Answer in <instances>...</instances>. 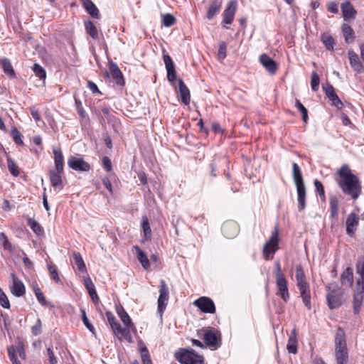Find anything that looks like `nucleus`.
<instances>
[{
    "label": "nucleus",
    "instance_id": "obj_39",
    "mask_svg": "<svg viewBox=\"0 0 364 364\" xmlns=\"http://www.w3.org/2000/svg\"><path fill=\"white\" fill-rule=\"evenodd\" d=\"M73 257L78 270L81 272H85L87 269L81 255L79 252H75Z\"/></svg>",
    "mask_w": 364,
    "mask_h": 364
},
{
    "label": "nucleus",
    "instance_id": "obj_20",
    "mask_svg": "<svg viewBox=\"0 0 364 364\" xmlns=\"http://www.w3.org/2000/svg\"><path fill=\"white\" fill-rule=\"evenodd\" d=\"M359 223V218L353 213L348 215L346 219V232L348 235L353 236L357 229Z\"/></svg>",
    "mask_w": 364,
    "mask_h": 364
},
{
    "label": "nucleus",
    "instance_id": "obj_4",
    "mask_svg": "<svg viewBox=\"0 0 364 364\" xmlns=\"http://www.w3.org/2000/svg\"><path fill=\"white\" fill-rule=\"evenodd\" d=\"M335 343L336 347V360L338 364H346L348 360L346 342L345 339V333L341 328H338L337 329L335 336Z\"/></svg>",
    "mask_w": 364,
    "mask_h": 364
},
{
    "label": "nucleus",
    "instance_id": "obj_60",
    "mask_svg": "<svg viewBox=\"0 0 364 364\" xmlns=\"http://www.w3.org/2000/svg\"><path fill=\"white\" fill-rule=\"evenodd\" d=\"M76 109L77 113L82 118H85L87 114L80 100L75 99Z\"/></svg>",
    "mask_w": 364,
    "mask_h": 364
},
{
    "label": "nucleus",
    "instance_id": "obj_18",
    "mask_svg": "<svg viewBox=\"0 0 364 364\" xmlns=\"http://www.w3.org/2000/svg\"><path fill=\"white\" fill-rule=\"evenodd\" d=\"M12 279L11 292L16 296H21L26 292L25 286L23 282L17 277L15 273L11 274Z\"/></svg>",
    "mask_w": 364,
    "mask_h": 364
},
{
    "label": "nucleus",
    "instance_id": "obj_42",
    "mask_svg": "<svg viewBox=\"0 0 364 364\" xmlns=\"http://www.w3.org/2000/svg\"><path fill=\"white\" fill-rule=\"evenodd\" d=\"M7 166L10 171V173L14 176H18L19 175V171L18 166L15 163L14 160H13L10 157H7Z\"/></svg>",
    "mask_w": 364,
    "mask_h": 364
},
{
    "label": "nucleus",
    "instance_id": "obj_6",
    "mask_svg": "<svg viewBox=\"0 0 364 364\" xmlns=\"http://www.w3.org/2000/svg\"><path fill=\"white\" fill-rule=\"evenodd\" d=\"M107 321L112 328L113 333L119 341L124 339L129 343L132 342V337L127 329H122L121 325L117 321L115 316L110 311L106 312Z\"/></svg>",
    "mask_w": 364,
    "mask_h": 364
},
{
    "label": "nucleus",
    "instance_id": "obj_1",
    "mask_svg": "<svg viewBox=\"0 0 364 364\" xmlns=\"http://www.w3.org/2000/svg\"><path fill=\"white\" fill-rule=\"evenodd\" d=\"M337 173L338 176L336 181L343 193L356 200L362 192V186L358 177L347 165H343Z\"/></svg>",
    "mask_w": 364,
    "mask_h": 364
},
{
    "label": "nucleus",
    "instance_id": "obj_35",
    "mask_svg": "<svg viewBox=\"0 0 364 364\" xmlns=\"http://www.w3.org/2000/svg\"><path fill=\"white\" fill-rule=\"evenodd\" d=\"M287 348L290 353L296 354L297 352V341L295 330H293L289 336Z\"/></svg>",
    "mask_w": 364,
    "mask_h": 364
},
{
    "label": "nucleus",
    "instance_id": "obj_50",
    "mask_svg": "<svg viewBox=\"0 0 364 364\" xmlns=\"http://www.w3.org/2000/svg\"><path fill=\"white\" fill-rule=\"evenodd\" d=\"M295 106L301 112L302 119L305 123H306L308 120V112L306 108L301 103L299 100H296Z\"/></svg>",
    "mask_w": 364,
    "mask_h": 364
},
{
    "label": "nucleus",
    "instance_id": "obj_53",
    "mask_svg": "<svg viewBox=\"0 0 364 364\" xmlns=\"http://www.w3.org/2000/svg\"><path fill=\"white\" fill-rule=\"evenodd\" d=\"M0 304L4 309L10 308V302L8 299V297L0 288Z\"/></svg>",
    "mask_w": 364,
    "mask_h": 364
},
{
    "label": "nucleus",
    "instance_id": "obj_16",
    "mask_svg": "<svg viewBox=\"0 0 364 364\" xmlns=\"http://www.w3.org/2000/svg\"><path fill=\"white\" fill-rule=\"evenodd\" d=\"M222 232L225 237L228 239L233 238L239 232V225L233 220L226 221L222 226Z\"/></svg>",
    "mask_w": 364,
    "mask_h": 364
},
{
    "label": "nucleus",
    "instance_id": "obj_45",
    "mask_svg": "<svg viewBox=\"0 0 364 364\" xmlns=\"http://www.w3.org/2000/svg\"><path fill=\"white\" fill-rule=\"evenodd\" d=\"M28 224L30 226V228H31V230L37 235H40L43 232V229H42L41 226L34 219L29 218L28 220Z\"/></svg>",
    "mask_w": 364,
    "mask_h": 364
},
{
    "label": "nucleus",
    "instance_id": "obj_14",
    "mask_svg": "<svg viewBox=\"0 0 364 364\" xmlns=\"http://www.w3.org/2000/svg\"><path fill=\"white\" fill-rule=\"evenodd\" d=\"M68 165L73 170L87 172L90 170V165L84 161L82 158L70 156L68 159Z\"/></svg>",
    "mask_w": 364,
    "mask_h": 364
},
{
    "label": "nucleus",
    "instance_id": "obj_41",
    "mask_svg": "<svg viewBox=\"0 0 364 364\" xmlns=\"http://www.w3.org/2000/svg\"><path fill=\"white\" fill-rule=\"evenodd\" d=\"M1 64L4 73L10 77H14L15 73L10 61L6 58H4L1 60Z\"/></svg>",
    "mask_w": 364,
    "mask_h": 364
},
{
    "label": "nucleus",
    "instance_id": "obj_47",
    "mask_svg": "<svg viewBox=\"0 0 364 364\" xmlns=\"http://www.w3.org/2000/svg\"><path fill=\"white\" fill-rule=\"evenodd\" d=\"M8 354L9 357L12 362V364H21V362L18 360L16 356V350L14 346H11L8 348Z\"/></svg>",
    "mask_w": 364,
    "mask_h": 364
},
{
    "label": "nucleus",
    "instance_id": "obj_12",
    "mask_svg": "<svg viewBox=\"0 0 364 364\" xmlns=\"http://www.w3.org/2000/svg\"><path fill=\"white\" fill-rule=\"evenodd\" d=\"M237 2L236 0H231L228 4L223 14V21L224 26L230 25L232 23L235 11L237 9Z\"/></svg>",
    "mask_w": 364,
    "mask_h": 364
},
{
    "label": "nucleus",
    "instance_id": "obj_48",
    "mask_svg": "<svg viewBox=\"0 0 364 364\" xmlns=\"http://www.w3.org/2000/svg\"><path fill=\"white\" fill-rule=\"evenodd\" d=\"M175 22L176 18L173 15L170 14H166L162 16V23L164 26L170 27L172 25H173Z\"/></svg>",
    "mask_w": 364,
    "mask_h": 364
},
{
    "label": "nucleus",
    "instance_id": "obj_15",
    "mask_svg": "<svg viewBox=\"0 0 364 364\" xmlns=\"http://www.w3.org/2000/svg\"><path fill=\"white\" fill-rule=\"evenodd\" d=\"M116 311L124 325L122 329H127L130 334L131 332L135 333L136 331V327L122 306H119L116 307Z\"/></svg>",
    "mask_w": 364,
    "mask_h": 364
},
{
    "label": "nucleus",
    "instance_id": "obj_49",
    "mask_svg": "<svg viewBox=\"0 0 364 364\" xmlns=\"http://www.w3.org/2000/svg\"><path fill=\"white\" fill-rule=\"evenodd\" d=\"M319 77L318 75L316 73V72L314 71L311 73V89L314 91H317L319 87Z\"/></svg>",
    "mask_w": 364,
    "mask_h": 364
},
{
    "label": "nucleus",
    "instance_id": "obj_61",
    "mask_svg": "<svg viewBox=\"0 0 364 364\" xmlns=\"http://www.w3.org/2000/svg\"><path fill=\"white\" fill-rule=\"evenodd\" d=\"M102 165L104 168L107 171H110L112 170V162L109 157L104 156L102 159Z\"/></svg>",
    "mask_w": 364,
    "mask_h": 364
},
{
    "label": "nucleus",
    "instance_id": "obj_8",
    "mask_svg": "<svg viewBox=\"0 0 364 364\" xmlns=\"http://www.w3.org/2000/svg\"><path fill=\"white\" fill-rule=\"evenodd\" d=\"M357 273L360 277V280H358V284H361L362 292H357L353 297V309L355 314H358L363 299V293H364V262L358 264L357 266Z\"/></svg>",
    "mask_w": 364,
    "mask_h": 364
},
{
    "label": "nucleus",
    "instance_id": "obj_46",
    "mask_svg": "<svg viewBox=\"0 0 364 364\" xmlns=\"http://www.w3.org/2000/svg\"><path fill=\"white\" fill-rule=\"evenodd\" d=\"M0 242L5 250H9V252H13L12 244L9 241L8 237L4 232L0 233Z\"/></svg>",
    "mask_w": 364,
    "mask_h": 364
},
{
    "label": "nucleus",
    "instance_id": "obj_5",
    "mask_svg": "<svg viewBox=\"0 0 364 364\" xmlns=\"http://www.w3.org/2000/svg\"><path fill=\"white\" fill-rule=\"evenodd\" d=\"M275 267V279L276 284L278 289L277 295L280 296L281 298L287 302L289 299V293L287 287V281L285 278L284 274L282 272V268L279 262H276L274 264Z\"/></svg>",
    "mask_w": 364,
    "mask_h": 364
},
{
    "label": "nucleus",
    "instance_id": "obj_57",
    "mask_svg": "<svg viewBox=\"0 0 364 364\" xmlns=\"http://www.w3.org/2000/svg\"><path fill=\"white\" fill-rule=\"evenodd\" d=\"M31 332L34 336L41 333V321L40 318H38L35 325L32 326Z\"/></svg>",
    "mask_w": 364,
    "mask_h": 364
},
{
    "label": "nucleus",
    "instance_id": "obj_21",
    "mask_svg": "<svg viewBox=\"0 0 364 364\" xmlns=\"http://www.w3.org/2000/svg\"><path fill=\"white\" fill-rule=\"evenodd\" d=\"M163 58L167 70V79L173 83L176 77L173 62L168 54L164 55Z\"/></svg>",
    "mask_w": 364,
    "mask_h": 364
},
{
    "label": "nucleus",
    "instance_id": "obj_24",
    "mask_svg": "<svg viewBox=\"0 0 364 364\" xmlns=\"http://www.w3.org/2000/svg\"><path fill=\"white\" fill-rule=\"evenodd\" d=\"M297 191L298 209L302 211L306 208V188L305 186H296Z\"/></svg>",
    "mask_w": 364,
    "mask_h": 364
},
{
    "label": "nucleus",
    "instance_id": "obj_23",
    "mask_svg": "<svg viewBox=\"0 0 364 364\" xmlns=\"http://www.w3.org/2000/svg\"><path fill=\"white\" fill-rule=\"evenodd\" d=\"M109 71L112 77L116 81L117 84L119 85H124V80L123 78V75L119 68L117 65V64L112 63L109 65Z\"/></svg>",
    "mask_w": 364,
    "mask_h": 364
},
{
    "label": "nucleus",
    "instance_id": "obj_10",
    "mask_svg": "<svg viewBox=\"0 0 364 364\" xmlns=\"http://www.w3.org/2000/svg\"><path fill=\"white\" fill-rule=\"evenodd\" d=\"M168 288L164 280H161L159 287V296L158 299V311L162 316L168 300Z\"/></svg>",
    "mask_w": 364,
    "mask_h": 364
},
{
    "label": "nucleus",
    "instance_id": "obj_7",
    "mask_svg": "<svg viewBox=\"0 0 364 364\" xmlns=\"http://www.w3.org/2000/svg\"><path fill=\"white\" fill-rule=\"evenodd\" d=\"M279 249V230L276 226L269 240L265 242L263 247V255L266 260L272 259L270 255H274Z\"/></svg>",
    "mask_w": 364,
    "mask_h": 364
},
{
    "label": "nucleus",
    "instance_id": "obj_11",
    "mask_svg": "<svg viewBox=\"0 0 364 364\" xmlns=\"http://www.w3.org/2000/svg\"><path fill=\"white\" fill-rule=\"evenodd\" d=\"M327 288L329 290V293L327 295L329 307L331 309H334L341 306L343 301L341 290L340 289L336 290L334 287H331V285L327 286Z\"/></svg>",
    "mask_w": 364,
    "mask_h": 364
},
{
    "label": "nucleus",
    "instance_id": "obj_27",
    "mask_svg": "<svg viewBox=\"0 0 364 364\" xmlns=\"http://www.w3.org/2000/svg\"><path fill=\"white\" fill-rule=\"evenodd\" d=\"M350 66L358 72L363 69V65L360 63L358 55L353 50L348 52Z\"/></svg>",
    "mask_w": 364,
    "mask_h": 364
},
{
    "label": "nucleus",
    "instance_id": "obj_38",
    "mask_svg": "<svg viewBox=\"0 0 364 364\" xmlns=\"http://www.w3.org/2000/svg\"><path fill=\"white\" fill-rule=\"evenodd\" d=\"M321 41L328 50H333L335 41L333 37L328 34L323 33L321 37Z\"/></svg>",
    "mask_w": 364,
    "mask_h": 364
},
{
    "label": "nucleus",
    "instance_id": "obj_17",
    "mask_svg": "<svg viewBox=\"0 0 364 364\" xmlns=\"http://www.w3.org/2000/svg\"><path fill=\"white\" fill-rule=\"evenodd\" d=\"M260 63L271 74L274 75L278 69L277 63L267 54H262L259 56Z\"/></svg>",
    "mask_w": 364,
    "mask_h": 364
},
{
    "label": "nucleus",
    "instance_id": "obj_13",
    "mask_svg": "<svg viewBox=\"0 0 364 364\" xmlns=\"http://www.w3.org/2000/svg\"><path fill=\"white\" fill-rule=\"evenodd\" d=\"M193 304L203 313L213 314L215 311V304L209 297L201 296L196 299Z\"/></svg>",
    "mask_w": 364,
    "mask_h": 364
},
{
    "label": "nucleus",
    "instance_id": "obj_43",
    "mask_svg": "<svg viewBox=\"0 0 364 364\" xmlns=\"http://www.w3.org/2000/svg\"><path fill=\"white\" fill-rule=\"evenodd\" d=\"M140 353L143 364H152L149 350L144 344L140 348Z\"/></svg>",
    "mask_w": 364,
    "mask_h": 364
},
{
    "label": "nucleus",
    "instance_id": "obj_22",
    "mask_svg": "<svg viewBox=\"0 0 364 364\" xmlns=\"http://www.w3.org/2000/svg\"><path fill=\"white\" fill-rule=\"evenodd\" d=\"M178 90L181 102L186 105H189L191 101L190 91L181 79L178 80Z\"/></svg>",
    "mask_w": 364,
    "mask_h": 364
},
{
    "label": "nucleus",
    "instance_id": "obj_28",
    "mask_svg": "<svg viewBox=\"0 0 364 364\" xmlns=\"http://www.w3.org/2000/svg\"><path fill=\"white\" fill-rule=\"evenodd\" d=\"M341 283L346 287H350L353 283V273L351 268H346L341 276Z\"/></svg>",
    "mask_w": 364,
    "mask_h": 364
},
{
    "label": "nucleus",
    "instance_id": "obj_26",
    "mask_svg": "<svg viewBox=\"0 0 364 364\" xmlns=\"http://www.w3.org/2000/svg\"><path fill=\"white\" fill-rule=\"evenodd\" d=\"M222 0H212L207 12L208 19H212L220 10Z\"/></svg>",
    "mask_w": 364,
    "mask_h": 364
},
{
    "label": "nucleus",
    "instance_id": "obj_31",
    "mask_svg": "<svg viewBox=\"0 0 364 364\" xmlns=\"http://www.w3.org/2000/svg\"><path fill=\"white\" fill-rule=\"evenodd\" d=\"M83 6L92 17L95 18H100L99 10L91 0H84Z\"/></svg>",
    "mask_w": 364,
    "mask_h": 364
},
{
    "label": "nucleus",
    "instance_id": "obj_25",
    "mask_svg": "<svg viewBox=\"0 0 364 364\" xmlns=\"http://www.w3.org/2000/svg\"><path fill=\"white\" fill-rule=\"evenodd\" d=\"M63 172H58V171L50 170L49 171L50 181L52 186L55 188H62L63 181L61 174Z\"/></svg>",
    "mask_w": 364,
    "mask_h": 364
},
{
    "label": "nucleus",
    "instance_id": "obj_30",
    "mask_svg": "<svg viewBox=\"0 0 364 364\" xmlns=\"http://www.w3.org/2000/svg\"><path fill=\"white\" fill-rule=\"evenodd\" d=\"M55 169L58 172H63V156L60 148L53 149Z\"/></svg>",
    "mask_w": 364,
    "mask_h": 364
},
{
    "label": "nucleus",
    "instance_id": "obj_2",
    "mask_svg": "<svg viewBox=\"0 0 364 364\" xmlns=\"http://www.w3.org/2000/svg\"><path fill=\"white\" fill-rule=\"evenodd\" d=\"M296 285L300 291V295L303 302L308 309H311V292L310 287L306 281V276L301 265L296 267L295 273Z\"/></svg>",
    "mask_w": 364,
    "mask_h": 364
},
{
    "label": "nucleus",
    "instance_id": "obj_56",
    "mask_svg": "<svg viewBox=\"0 0 364 364\" xmlns=\"http://www.w3.org/2000/svg\"><path fill=\"white\" fill-rule=\"evenodd\" d=\"M322 87L329 100L336 94L333 87L331 85H323Z\"/></svg>",
    "mask_w": 364,
    "mask_h": 364
},
{
    "label": "nucleus",
    "instance_id": "obj_34",
    "mask_svg": "<svg viewBox=\"0 0 364 364\" xmlns=\"http://www.w3.org/2000/svg\"><path fill=\"white\" fill-rule=\"evenodd\" d=\"M134 249L136 250V256H137L138 260L140 262V263L141 264L142 267L145 269H147L150 267V262H149V260L147 256L141 250V249L139 247L134 246Z\"/></svg>",
    "mask_w": 364,
    "mask_h": 364
},
{
    "label": "nucleus",
    "instance_id": "obj_54",
    "mask_svg": "<svg viewBox=\"0 0 364 364\" xmlns=\"http://www.w3.org/2000/svg\"><path fill=\"white\" fill-rule=\"evenodd\" d=\"M314 186L316 188V191H317L318 194L321 197L322 200L325 199V191L323 188V186L318 180L314 181Z\"/></svg>",
    "mask_w": 364,
    "mask_h": 364
},
{
    "label": "nucleus",
    "instance_id": "obj_63",
    "mask_svg": "<svg viewBox=\"0 0 364 364\" xmlns=\"http://www.w3.org/2000/svg\"><path fill=\"white\" fill-rule=\"evenodd\" d=\"M48 355L49 357V360L50 364H57V358L54 355L53 350L50 348H47Z\"/></svg>",
    "mask_w": 364,
    "mask_h": 364
},
{
    "label": "nucleus",
    "instance_id": "obj_3",
    "mask_svg": "<svg viewBox=\"0 0 364 364\" xmlns=\"http://www.w3.org/2000/svg\"><path fill=\"white\" fill-rule=\"evenodd\" d=\"M175 358L181 364H203V357L192 348H180L175 353Z\"/></svg>",
    "mask_w": 364,
    "mask_h": 364
},
{
    "label": "nucleus",
    "instance_id": "obj_44",
    "mask_svg": "<svg viewBox=\"0 0 364 364\" xmlns=\"http://www.w3.org/2000/svg\"><path fill=\"white\" fill-rule=\"evenodd\" d=\"M33 71L36 76L39 77L41 80H45L46 77V73L45 69L38 63L33 65Z\"/></svg>",
    "mask_w": 364,
    "mask_h": 364
},
{
    "label": "nucleus",
    "instance_id": "obj_55",
    "mask_svg": "<svg viewBox=\"0 0 364 364\" xmlns=\"http://www.w3.org/2000/svg\"><path fill=\"white\" fill-rule=\"evenodd\" d=\"M48 271L53 278V279L56 282L59 283L60 282V277L58 276L57 269L55 265L49 264L48 265Z\"/></svg>",
    "mask_w": 364,
    "mask_h": 364
},
{
    "label": "nucleus",
    "instance_id": "obj_33",
    "mask_svg": "<svg viewBox=\"0 0 364 364\" xmlns=\"http://www.w3.org/2000/svg\"><path fill=\"white\" fill-rule=\"evenodd\" d=\"M342 33L347 43H352L354 41L355 36L353 28L347 23H343L341 27Z\"/></svg>",
    "mask_w": 364,
    "mask_h": 364
},
{
    "label": "nucleus",
    "instance_id": "obj_19",
    "mask_svg": "<svg viewBox=\"0 0 364 364\" xmlns=\"http://www.w3.org/2000/svg\"><path fill=\"white\" fill-rule=\"evenodd\" d=\"M341 9L345 21L355 19L357 11L349 1L343 2Z\"/></svg>",
    "mask_w": 364,
    "mask_h": 364
},
{
    "label": "nucleus",
    "instance_id": "obj_32",
    "mask_svg": "<svg viewBox=\"0 0 364 364\" xmlns=\"http://www.w3.org/2000/svg\"><path fill=\"white\" fill-rule=\"evenodd\" d=\"M85 285L93 302L95 304L97 303L99 301V298L97 294L95 285L90 278L88 277L85 279Z\"/></svg>",
    "mask_w": 364,
    "mask_h": 364
},
{
    "label": "nucleus",
    "instance_id": "obj_51",
    "mask_svg": "<svg viewBox=\"0 0 364 364\" xmlns=\"http://www.w3.org/2000/svg\"><path fill=\"white\" fill-rule=\"evenodd\" d=\"M227 45L225 42L223 41L219 45V49L218 51V58L222 60L226 58Z\"/></svg>",
    "mask_w": 364,
    "mask_h": 364
},
{
    "label": "nucleus",
    "instance_id": "obj_37",
    "mask_svg": "<svg viewBox=\"0 0 364 364\" xmlns=\"http://www.w3.org/2000/svg\"><path fill=\"white\" fill-rule=\"evenodd\" d=\"M329 203L331 209V216L332 218L337 217L338 212V199L337 198L336 196H331Z\"/></svg>",
    "mask_w": 364,
    "mask_h": 364
},
{
    "label": "nucleus",
    "instance_id": "obj_52",
    "mask_svg": "<svg viewBox=\"0 0 364 364\" xmlns=\"http://www.w3.org/2000/svg\"><path fill=\"white\" fill-rule=\"evenodd\" d=\"M80 311L82 313V322L85 324V326L87 328V329L92 332L93 334L95 333V328L94 326L89 322L88 318L86 316V312L84 309H80Z\"/></svg>",
    "mask_w": 364,
    "mask_h": 364
},
{
    "label": "nucleus",
    "instance_id": "obj_64",
    "mask_svg": "<svg viewBox=\"0 0 364 364\" xmlns=\"http://www.w3.org/2000/svg\"><path fill=\"white\" fill-rule=\"evenodd\" d=\"M30 112H31V116L36 121L41 120V114L38 109H36L35 107H31L30 109Z\"/></svg>",
    "mask_w": 364,
    "mask_h": 364
},
{
    "label": "nucleus",
    "instance_id": "obj_62",
    "mask_svg": "<svg viewBox=\"0 0 364 364\" xmlns=\"http://www.w3.org/2000/svg\"><path fill=\"white\" fill-rule=\"evenodd\" d=\"M330 100L332 101L333 105L338 109H341L343 106V102L341 101L336 94Z\"/></svg>",
    "mask_w": 364,
    "mask_h": 364
},
{
    "label": "nucleus",
    "instance_id": "obj_9",
    "mask_svg": "<svg viewBox=\"0 0 364 364\" xmlns=\"http://www.w3.org/2000/svg\"><path fill=\"white\" fill-rule=\"evenodd\" d=\"M204 341L207 346L216 349L221 345L220 333L213 328L204 330Z\"/></svg>",
    "mask_w": 364,
    "mask_h": 364
},
{
    "label": "nucleus",
    "instance_id": "obj_58",
    "mask_svg": "<svg viewBox=\"0 0 364 364\" xmlns=\"http://www.w3.org/2000/svg\"><path fill=\"white\" fill-rule=\"evenodd\" d=\"M36 296L38 299V301L43 306H46V300L45 296H43V292L39 288H36L34 289Z\"/></svg>",
    "mask_w": 364,
    "mask_h": 364
},
{
    "label": "nucleus",
    "instance_id": "obj_36",
    "mask_svg": "<svg viewBox=\"0 0 364 364\" xmlns=\"http://www.w3.org/2000/svg\"><path fill=\"white\" fill-rule=\"evenodd\" d=\"M86 32L93 38L98 39L99 35L96 26L91 21L85 22Z\"/></svg>",
    "mask_w": 364,
    "mask_h": 364
},
{
    "label": "nucleus",
    "instance_id": "obj_29",
    "mask_svg": "<svg viewBox=\"0 0 364 364\" xmlns=\"http://www.w3.org/2000/svg\"><path fill=\"white\" fill-rule=\"evenodd\" d=\"M293 179L296 186H304V179L300 167L296 163H293Z\"/></svg>",
    "mask_w": 364,
    "mask_h": 364
},
{
    "label": "nucleus",
    "instance_id": "obj_59",
    "mask_svg": "<svg viewBox=\"0 0 364 364\" xmlns=\"http://www.w3.org/2000/svg\"><path fill=\"white\" fill-rule=\"evenodd\" d=\"M12 135H13L14 141H15L16 144H23V141L21 139L22 134H21V132L19 131H18L16 129H14L12 131Z\"/></svg>",
    "mask_w": 364,
    "mask_h": 364
},
{
    "label": "nucleus",
    "instance_id": "obj_40",
    "mask_svg": "<svg viewBox=\"0 0 364 364\" xmlns=\"http://www.w3.org/2000/svg\"><path fill=\"white\" fill-rule=\"evenodd\" d=\"M141 228L144 231V236L146 239H149L151 237V230L149 225V220L146 216L142 217V221H141Z\"/></svg>",
    "mask_w": 364,
    "mask_h": 364
}]
</instances>
